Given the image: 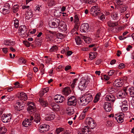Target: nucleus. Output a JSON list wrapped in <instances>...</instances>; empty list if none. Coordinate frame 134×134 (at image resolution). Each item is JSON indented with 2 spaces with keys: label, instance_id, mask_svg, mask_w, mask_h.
Returning <instances> with one entry per match:
<instances>
[{
  "label": "nucleus",
  "instance_id": "61",
  "mask_svg": "<svg viewBox=\"0 0 134 134\" xmlns=\"http://www.w3.org/2000/svg\"><path fill=\"white\" fill-rule=\"evenodd\" d=\"M28 79H31L32 77V74L31 73H29L27 75Z\"/></svg>",
  "mask_w": 134,
  "mask_h": 134
},
{
  "label": "nucleus",
  "instance_id": "58",
  "mask_svg": "<svg viewBox=\"0 0 134 134\" xmlns=\"http://www.w3.org/2000/svg\"><path fill=\"white\" fill-rule=\"evenodd\" d=\"M125 67V65L123 63H121L119 65V68L120 69H123Z\"/></svg>",
  "mask_w": 134,
  "mask_h": 134
},
{
  "label": "nucleus",
  "instance_id": "59",
  "mask_svg": "<svg viewBox=\"0 0 134 134\" xmlns=\"http://www.w3.org/2000/svg\"><path fill=\"white\" fill-rule=\"evenodd\" d=\"M19 83L18 82H16L14 83V85L15 86L14 87V88H16L17 87H19Z\"/></svg>",
  "mask_w": 134,
  "mask_h": 134
},
{
  "label": "nucleus",
  "instance_id": "21",
  "mask_svg": "<svg viewBox=\"0 0 134 134\" xmlns=\"http://www.w3.org/2000/svg\"><path fill=\"white\" fill-rule=\"evenodd\" d=\"M23 107L22 102L21 101L17 102L15 105L14 106V108L15 110L18 111H20L23 109L21 108Z\"/></svg>",
  "mask_w": 134,
  "mask_h": 134
},
{
  "label": "nucleus",
  "instance_id": "10",
  "mask_svg": "<svg viewBox=\"0 0 134 134\" xmlns=\"http://www.w3.org/2000/svg\"><path fill=\"white\" fill-rule=\"evenodd\" d=\"M86 122L87 125H89L90 127L93 129L95 127V123L94 120L91 118L88 117L86 119Z\"/></svg>",
  "mask_w": 134,
  "mask_h": 134
},
{
  "label": "nucleus",
  "instance_id": "2",
  "mask_svg": "<svg viewBox=\"0 0 134 134\" xmlns=\"http://www.w3.org/2000/svg\"><path fill=\"white\" fill-rule=\"evenodd\" d=\"M29 5H23L22 6V8L23 9H28L26 14V16L25 18L27 19H29L31 18L33 15L32 11L29 9Z\"/></svg>",
  "mask_w": 134,
  "mask_h": 134
},
{
  "label": "nucleus",
  "instance_id": "14",
  "mask_svg": "<svg viewBox=\"0 0 134 134\" xmlns=\"http://www.w3.org/2000/svg\"><path fill=\"white\" fill-rule=\"evenodd\" d=\"M80 31L82 32H86L89 31V26L87 23H84L80 26Z\"/></svg>",
  "mask_w": 134,
  "mask_h": 134
},
{
  "label": "nucleus",
  "instance_id": "46",
  "mask_svg": "<svg viewBox=\"0 0 134 134\" xmlns=\"http://www.w3.org/2000/svg\"><path fill=\"white\" fill-rule=\"evenodd\" d=\"M122 105H129V100L127 99H125L122 102Z\"/></svg>",
  "mask_w": 134,
  "mask_h": 134
},
{
  "label": "nucleus",
  "instance_id": "6",
  "mask_svg": "<svg viewBox=\"0 0 134 134\" xmlns=\"http://www.w3.org/2000/svg\"><path fill=\"white\" fill-rule=\"evenodd\" d=\"M100 12V9L97 6H93L90 10L91 14L94 16H97Z\"/></svg>",
  "mask_w": 134,
  "mask_h": 134
},
{
  "label": "nucleus",
  "instance_id": "47",
  "mask_svg": "<svg viewBox=\"0 0 134 134\" xmlns=\"http://www.w3.org/2000/svg\"><path fill=\"white\" fill-rule=\"evenodd\" d=\"M57 37L58 39H62L64 38V35L62 34L59 33L57 35Z\"/></svg>",
  "mask_w": 134,
  "mask_h": 134
},
{
  "label": "nucleus",
  "instance_id": "12",
  "mask_svg": "<svg viewBox=\"0 0 134 134\" xmlns=\"http://www.w3.org/2000/svg\"><path fill=\"white\" fill-rule=\"evenodd\" d=\"M59 25V27H58L59 31V32H64L66 30V25L64 21H61Z\"/></svg>",
  "mask_w": 134,
  "mask_h": 134
},
{
  "label": "nucleus",
  "instance_id": "37",
  "mask_svg": "<svg viewBox=\"0 0 134 134\" xmlns=\"http://www.w3.org/2000/svg\"><path fill=\"white\" fill-rule=\"evenodd\" d=\"M83 37L84 41L87 43H89L91 41V39L90 38L87 36H84Z\"/></svg>",
  "mask_w": 134,
  "mask_h": 134
},
{
  "label": "nucleus",
  "instance_id": "50",
  "mask_svg": "<svg viewBox=\"0 0 134 134\" xmlns=\"http://www.w3.org/2000/svg\"><path fill=\"white\" fill-rule=\"evenodd\" d=\"M126 10V8L124 6H122L120 7L119 11L121 13H122L125 11Z\"/></svg>",
  "mask_w": 134,
  "mask_h": 134
},
{
  "label": "nucleus",
  "instance_id": "1",
  "mask_svg": "<svg viewBox=\"0 0 134 134\" xmlns=\"http://www.w3.org/2000/svg\"><path fill=\"white\" fill-rule=\"evenodd\" d=\"M92 97L90 94H85L80 98L79 103L81 105H86L92 101Z\"/></svg>",
  "mask_w": 134,
  "mask_h": 134
},
{
  "label": "nucleus",
  "instance_id": "26",
  "mask_svg": "<svg viewBox=\"0 0 134 134\" xmlns=\"http://www.w3.org/2000/svg\"><path fill=\"white\" fill-rule=\"evenodd\" d=\"M5 7H6V8H3L2 13L3 14L5 15L9 13V9H10V7L9 4L8 3L6 4L5 5Z\"/></svg>",
  "mask_w": 134,
  "mask_h": 134
},
{
  "label": "nucleus",
  "instance_id": "48",
  "mask_svg": "<svg viewBox=\"0 0 134 134\" xmlns=\"http://www.w3.org/2000/svg\"><path fill=\"white\" fill-rule=\"evenodd\" d=\"M19 5L18 4L14 5L13 8V9L14 12H16L18 9Z\"/></svg>",
  "mask_w": 134,
  "mask_h": 134
},
{
  "label": "nucleus",
  "instance_id": "56",
  "mask_svg": "<svg viewBox=\"0 0 134 134\" xmlns=\"http://www.w3.org/2000/svg\"><path fill=\"white\" fill-rule=\"evenodd\" d=\"M115 72V70H111L108 72V74L109 76H111L113 75Z\"/></svg>",
  "mask_w": 134,
  "mask_h": 134
},
{
  "label": "nucleus",
  "instance_id": "30",
  "mask_svg": "<svg viewBox=\"0 0 134 134\" xmlns=\"http://www.w3.org/2000/svg\"><path fill=\"white\" fill-rule=\"evenodd\" d=\"M39 101L42 106L43 107H46L48 105L47 102L42 98H39Z\"/></svg>",
  "mask_w": 134,
  "mask_h": 134
},
{
  "label": "nucleus",
  "instance_id": "29",
  "mask_svg": "<svg viewBox=\"0 0 134 134\" xmlns=\"http://www.w3.org/2000/svg\"><path fill=\"white\" fill-rule=\"evenodd\" d=\"M66 112L68 115H71L74 113V111L73 108L70 107L67 108L66 110Z\"/></svg>",
  "mask_w": 134,
  "mask_h": 134
},
{
  "label": "nucleus",
  "instance_id": "27",
  "mask_svg": "<svg viewBox=\"0 0 134 134\" xmlns=\"http://www.w3.org/2000/svg\"><path fill=\"white\" fill-rule=\"evenodd\" d=\"M34 121L36 122V123H40L41 120V117L39 114H35V115H34Z\"/></svg>",
  "mask_w": 134,
  "mask_h": 134
},
{
  "label": "nucleus",
  "instance_id": "24",
  "mask_svg": "<svg viewBox=\"0 0 134 134\" xmlns=\"http://www.w3.org/2000/svg\"><path fill=\"white\" fill-rule=\"evenodd\" d=\"M105 99L107 101L114 102L115 100V98L113 95L110 94L106 96Z\"/></svg>",
  "mask_w": 134,
  "mask_h": 134
},
{
  "label": "nucleus",
  "instance_id": "4",
  "mask_svg": "<svg viewBox=\"0 0 134 134\" xmlns=\"http://www.w3.org/2000/svg\"><path fill=\"white\" fill-rule=\"evenodd\" d=\"M107 24L108 26L110 27H114L113 28L112 31L114 32H117L118 31V27L117 26L118 25V23L117 22H113L112 21L110 20L108 21L107 23Z\"/></svg>",
  "mask_w": 134,
  "mask_h": 134
},
{
  "label": "nucleus",
  "instance_id": "45",
  "mask_svg": "<svg viewBox=\"0 0 134 134\" xmlns=\"http://www.w3.org/2000/svg\"><path fill=\"white\" fill-rule=\"evenodd\" d=\"M100 94L99 93H97V94L94 100V102L96 103L99 100L100 97Z\"/></svg>",
  "mask_w": 134,
  "mask_h": 134
},
{
  "label": "nucleus",
  "instance_id": "7",
  "mask_svg": "<svg viewBox=\"0 0 134 134\" xmlns=\"http://www.w3.org/2000/svg\"><path fill=\"white\" fill-rule=\"evenodd\" d=\"M11 118V114H3L2 116L1 120L3 122H8L10 121Z\"/></svg>",
  "mask_w": 134,
  "mask_h": 134
},
{
  "label": "nucleus",
  "instance_id": "17",
  "mask_svg": "<svg viewBox=\"0 0 134 134\" xmlns=\"http://www.w3.org/2000/svg\"><path fill=\"white\" fill-rule=\"evenodd\" d=\"M50 107L54 111H58L60 110V107L57 104L51 103L50 104Z\"/></svg>",
  "mask_w": 134,
  "mask_h": 134
},
{
  "label": "nucleus",
  "instance_id": "31",
  "mask_svg": "<svg viewBox=\"0 0 134 134\" xmlns=\"http://www.w3.org/2000/svg\"><path fill=\"white\" fill-rule=\"evenodd\" d=\"M111 17L114 20H117L119 19L118 13L116 12H112L111 15Z\"/></svg>",
  "mask_w": 134,
  "mask_h": 134
},
{
  "label": "nucleus",
  "instance_id": "13",
  "mask_svg": "<svg viewBox=\"0 0 134 134\" xmlns=\"http://www.w3.org/2000/svg\"><path fill=\"white\" fill-rule=\"evenodd\" d=\"M27 29L24 25H21L19 28L18 33L19 35H23L26 34Z\"/></svg>",
  "mask_w": 134,
  "mask_h": 134
},
{
  "label": "nucleus",
  "instance_id": "36",
  "mask_svg": "<svg viewBox=\"0 0 134 134\" xmlns=\"http://www.w3.org/2000/svg\"><path fill=\"white\" fill-rule=\"evenodd\" d=\"M7 129L5 126H3L0 128V133L1 134H4L7 131Z\"/></svg>",
  "mask_w": 134,
  "mask_h": 134
},
{
  "label": "nucleus",
  "instance_id": "32",
  "mask_svg": "<svg viewBox=\"0 0 134 134\" xmlns=\"http://www.w3.org/2000/svg\"><path fill=\"white\" fill-rule=\"evenodd\" d=\"M74 22L75 24L77 25V26L79 25L80 23L79 21V16L77 14H76L74 16Z\"/></svg>",
  "mask_w": 134,
  "mask_h": 134
},
{
  "label": "nucleus",
  "instance_id": "16",
  "mask_svg": "<svg viewBox=\"0 0 134 134\" xmlns=\"http://www.w3.org/2000/svg\"><path fill=\"white\" fill-rule=\"evenodd\" d=\"M54 99L58 103H61L64 101L65 98L64 96L60 95H56L54 97Z\"/></svg>",
  "mask_w": 134,
  "mask_h": 134
},
{
  "label": "nucleus",
  "instance_id": "15",
  "mask_svg": "<svg viewBox=\"0 0 134 134\" xmlns=\"http://www.w3.org/2000/svg\"><path fill=\"white\" fill-rule=\"evenodd\" d=\"M87 81L86 79H83L81 80L79 84L78 87L81 90H83L86 88L87 85Z\"/></svg>",
  "mask_w": 134,
  "mask_h": 134
},
{
  "label": "nucleus",
  "instance_id": "64",
  "mask_svg": "<svg viewBox=\"0 0 134 134\" xmlns=\"http://www.w3.org/2000/svg\"><path fill=\"white\" fill-rule=\"evenodd\" d=\"M131 104L133 107L134 108V97L132 98V99L131 101Z\"/></svg>",
  "mask_w": 134,
  "mask_h": 134
},
{
  "label": "nucleus",
  "instance_id": "34",
  "mask_svg": "<svg viewBox=\"0 0 134 134\" xmlns=\"http://www.w3.org/2000/svg\"><path fill=\"white\" fill-rule=\"evenodd\" d=\"M46 37L45 40L47 41H52L53 38L52 36L50 35L49 34H46Z\"/></svg>",
  "mask_w": 134,
  "mask_h": 134
},
{
  "label": "nucleus",
  "instance_id": "42",
  "mask_svg": "<svg viewBox=\"0 0 134 134\" xmlns=\"http://www.w3.org/2000/svg\"><path fill=\"white\" fill-rule=\"evenodd\" d=\"M26 62L25 60L22 57L20 58L18 61V63L19 64H24Z\"/></svg>",
  "mask_w": 134,
  "mask_h": 134
},
{
  "label": "nucleus",
  "instance_id": "52",
  "mask_svg": "<svg viewBox=\"0 0 134 134\" xmlns=\"http://www.w3.org/2000/svg\"><path fill=\"white\" fill-rule=\"evenodd\" d=\"M124 0H115L117 5H121L123 4Z\"/></svg>",
  "mask_w": 134,
  "mask_h": 134
},
{
  "label": "nucleus",
  "instance_id": "28",
  "mask_svg": "<svg viewBox=\"0 0 134 134\" xmlns=\"http://www.w3.org/2000/svg\"><path fill=\"white\" fill-rule=\"evenodd\" d=\"M81 131L82 134H91V132L89 131L87 126H83L81 129Z\"/></svg>",
  "mask_w": 134,
  "mask_h": 134
},
{
  "label": "nucleus",
  "instance_id": "57",
  "mask_svg": "<svg viewBox=\"0 0 134 134\" xmlns=\"http://www.w3.org/2000/svg\"><path fill=\"white\" fill-rule=\"evenodd\" d=\"M128 108V107H121L122 111L123 112H125L127 110Z\"/></svg>",
  "mask_w": 134,
  "mask_h": 134
},
{
  "label": "nucleus",
  "instance_id": "23",
  "mask_svg": "<svg viewBox=\"0 0 134 134\" xmlns=\"http://www.w3.org/2000/svg\"><path fill=\"white\" fill-rule=\"evenodd\" d=\"M55 113L53 112L50 113L49 114L46 115L45 120H53L55 118Z\"/></svg>",
  "mask_w": 134,
  "mask_h": 134
},
{
  "label": "nucleus",
  "instance_id": "33",
  "mask_svg": "<svg viewBox=\"0 0 134 134\" xmlns=\"http://www.w3.org/2000/svg\"><path fill=\"white\" fill-rule=\"evenodd\" d=\"M27 110L30 114H32L35 111V106L33 105L32 106H28L27 108Z\"/></svg>",
  "mask_w": 134,
  "mask_h": 134
},
{
  "label": "nucleus",
  "instance_id": "5",
  "mask_svg": "<svg viewBox=\"0 0 134 134\" xmlns=\"http://www.w3.org/2000/svg\"><path fill=\"white\" fill-rule=\"evenodd\" d=\"M127 88L121 90L117 93V97L119 98L125 97L127 94Z\"/></svg>",
  "mask_w": 134,
  "mask_h": 134
},
{
  "label": "nucleus",
  "instance_id": "19",
  "mask_svg": "<svg viewBox=\"0 0 134 134\" xmlns=\"http://www.w3.org/2000/svg\"><path fill=\"white\" fill-rule=\"evenodd\" d=\"M103 108L106 111L109 112L112 109L111 104L110 103L105 102L103 105Z\"/></svg>",
  "mask_w": 134,
  "mask_h": 134
},
{
  "label": "nucleus",
  "instance_id": "62",
  "mask_svg": "<svg viewBox=\"0 0 134 134\" xmlns=\"http://www.w3.org/2000/svg\"><path fill=\"white\" fill-rule=\"evenodd\" d=\"M71 32L72 35L75 34L76 33L77 34H78V33L76 32L75 29H72L71 30Z\"/></svg>",
  "mask_w": 134,
  "mask_h": 134
},
{
  "label": "nucleus",
  "instance_id": "18",
  "mask_svg": "<svg viewBox=\"0 0 134 134\" xmlns=\"http://www.w3.org/2000/svg\"><path fill=\"white\" fill-rule=\"evenodd\" d=\"M124 115L121 114H116L114 117V118L119 123H121L123 122Z\"/></svg>",
  "mask_w": 134,
  "mask_h": 134
},
{
  "label": "nucleus",
  "instance_id": "54",
  "mask_svg": "<svg viewBox=\"0 0 134 134\" xmlns=\"http://www.w3.org/2000/svg\"><path fill=\"white\" fill-rule=\"evenodd\" d=\"M49 90V89L48 87H46L44 89H43V90H42L43 93V95L44 94V93H46L48 92Z\"/></svg>",
  "mask_w": 134,
  "mask_h": 134
},
{
  "label": "nucleus",
  "instance_id": "22",
  "mask_svg": "<svg viewBox=\"0 0 134 134\" xmlns=\"http://www.w3.org/2000/svg\"><path fill=\"white\" fill-rule=\"evenodd\" d=\"M18 97L20 99L24 100H26L27 98L26 94L23 92L19 93L18 94Z\"/></svg>",
  "mask_w": 134,
  "mask_h": 134
},
{
  "label": "nucleus",
  "instance_id": "55",
  "mask_svg": "<svg viewBox=\"0 0 134 134\" xmlns=\"http://www.w3.org/2000/svg\"><path fill=\"white\" fill-rule=\"evenodd\" d=\"M52 34V35H54L55 34V31H52L51 30H47L46 31V34H49V33Z\"/></svg>",
  "mask_w": 134,
  "mask_h": 134
},
{
  "label": "nucleus",
  "instance_id": "3",
  "mask_svg": "<svg viewBox=\"0 0 134 134\" xmlns=\"http://www.w3.org/2000/svg\"><path fill=\"white\" fill-rule=\"evenodd\" d=\"M60 21L58 19L55 18L52 21H50L49 23V25L51 27L55 28L57 27L60 25Z\"/></svg>",
  "mask_w": 134,
  "mask_h": 134
},
{
  "label": "nucleus",
  "instance_id": "11",
  "mask_svg": "<svg viewBox=\"0 0 134 134\" xmlns=\"http://www.w3.org/2000/svg\"><path fill=\"white\" fill-rule=\"evenodd\" d=\"M49 126L48 125L43 124L40 127L39 131L41 133L45 132L48 131L49 129Z\"/></svg>",
  "mask_w": 134,
  "mask_h": 134
},
{
  "label": "nucleus",
  "instance_id": "44",
  "mask_svg": "<svg viewBox=\"0 0 134 134\" xmlns=\"http://www.w3.org/2000/svg\"><path fill=\"white\" fill-rule=\"evenodd\" d=\"M55 4V1L54 0H50L48 2V5L51 7L53 5H54Z\"/></svg>",
  "mask_w": 134,
  "mask_h": 134
},
{
  "label": "nucleus",
  "instance_id": "41",
  "mask_svg": "<svg viewBox=\"0 0 134 134\" xmlns=\"http://www.w3.org/2000/svg\"><path fill=\"white\" fill-rule=\"evenodd\" d=\"M14 25L16 28H18L19 26V21L18 19L15 18L13 19Z\"/></svg>",
  "mask_w": 134,
  "mask_h": 134
},
{
  "label": "nucleus",
  "instance_id": "25",
  "mask_svg": "<svg viewBox=\"0 0 134 134\" xmlns=\"http://www.w3.org/2000/svg\"><path fill=\"white\" fill-rule=\"evenodd\" d=\"M70 88L68 87H66L63 90V94L65 96L68 95L70 93Z\"/></svg>",
  "mask_w": 134,
  "mask_h": 134
},
{
  "label": "nucleus",
  "instance_id": "20",
  "mask_svg": "<svg viewBox=\"0 0 134 134\" xmlns=\"http://www.w3.org/2000/svg\"><path fill=\"white\" fill-rule=\"evenodd\" d=\"M123 84L122 81L120 79L116 80L113 83V85L116 87H120L122 86Z\"/></svg>",
  "mask_w": 134,
  "mask_h": 134
},
{
  "label": "nucleus",
  "instance_id": "43",
  "mask_svg": "<svg viewBox=\"0 0 134 134\" xmlns=\"http://www.w3.org/2000/svg\"><path fill=\"white\" fill-rule=\"evenodd\" d=\"M97 16H98V17L102 20H103L105 19L104 15L103 14V13H99Z\"/></svg>",
  "mask_w": 134,
  "mask_h": 134
},
{
  "label": "nucleus",
  "instance_id": "9",
  "mask_svg": "<svg viewBox=\"0 0 134 134\" xmlns=\"http://www.w3.org/2000/svg\"><path fill=\"white\" fill-rule=\"evenodd\" d=\"M33 119V116H31L30 118L26 119L22 123L23 126L27 127L31 125L32 121Z\"/></svg>",
  "mask_w": 134,
  "mask_h": 134
},
{
  "label": "nucleus",
  "instance_id": "51",
  "mask_svg": "<svg viewBox=\"0 0 134 134\" xmlns=\"http://www.w3.org/2000/svg\"><path fill=\"white\" fill-rule=\"evenodd\" d=\"M95 53H91L89 54V58L91 60H92L96 58Z\"/></svg>",
  "mask_w": 134,
  "mask_h": 134
},
{
  "label": "nucleus",
  "instance_id": "63",
  "mask_svg": "<svg viewBox=\"0 0 134 134\" xmlns=\"http://www.w3.org/2000/svg\"><path fill=\"white\" fill-rule=\"evenodd\" d=\"M60 13L61 15H62L63 16H66L68 15L66 13L60 12Z\"/></svg>",
  "mask_w": 134,
  "mask_h": 134
},
{
  "label": "nucleus",
  "instance_id": "60",
  "mask_svg": "<svg viewBox=\"0 0 134 134\" xmlns=\"http://www.w3.org/2000/svg\"><path fill=\"white\" fill-rule=\"evenodd\" d=\"M60 11L62 12H65L66 10V8L65 6H63L60 7Z\"/></svg>",
  "mask_w": 134,
  "mask_h": 134
},
{
  "label": "nucleus",
  "instance_id": "38",
  "mask_svg": "<svg viewBox=\"0 0 134 134\" xmlns=\"http://www.w3.org/2000/svg\"><path fill=\"white\" fill-rule=\"evenodd\" d=\"M128 90L131 96V97L133 96L134 95V87H131L130 88L128 89Z\"/></svg>",
  "mask_w": 134,
  "mask_h": 134
},
{
  "label": "nucleus",
  "instance_id": "39",
  "mask_svg": "<svg viewBox=\"0 0 134 134\" xmlns=\"http://www.w3.org/2000/svg\"><path fill=\"white\" fill-rule=\"evenodd\" d=\"M75 40L77 44L79 45L82 43L80 37L79 36H76L75 38Z\"/></svg>",
  "mask_w": 134,
  "mask_h": 134
},
{
  "label": "nucleus",
  "instance_id": "8",
  "mask_svg": "<svg viewBox=\"0 0 134 134\" xmlns=\"http://www.w3.org/2000/svg\"><path fill=\"white\" fill-rule=\"evenodd\" d=\"M76 98L74 96H72L68 99L67 104L70 106H74L76 104Z\"/></svg>",
  "mask_w": 134,
  "mask_h": 134
},
{
  "label": "nucleus",
  "instance_id": "53",
  "mask_svg": "<svg viewBox=\"0 0 134 134\" xmlns=\"http://www.w3.org/2000/svg\"><path fill=\"white\" fill-rule=\"evenodd\" d=\"M86 116V114L84 113H82L79 117L80 120H82L85 118Z\"/></svg>",
  "mask_w": 134,
  "mask_h": 134
},
{
  "label": "nucleus",
  "instance_id": "49",
  "mask_svg": "<svg viewBox=\"0 0 134 134\" xmlns=\"http://www.w3.org/2000/svg\"><path fill=\"white\" fill-rule=\"evenodd\" d=\"M64 130V128L60 127L56 129V132L57 134H59L63 131Z\"/></svg>",
  "mask_w": 134,
  "mask_h": 134
},
{
  "label": "nucleus",
  "instance_id": "40",
  "mask_svg": "<svg viewBox=\"0 0 134 134\" xmlns=\"http://www.w3.org/2000/svg\"><path fill=\"white\" fill-rule=\"evenodd\" d=\"M58 47L55 46L52 47L50 49L49 51L50 52H55L58 51Z\"/></svg>",
  "mask_w": 134,
  "mask_h": 134
},
{
  "label": "nucleus",
  "instance_id": "35",
  "mask_svg": "<svg viewBox=\"0 0 134 134\" xmlns=\"http://www.w3.org/2000/svg\"><path fill=\"white\" fill-rule=\"evenodd\" d=\"M4 44L6 45H10L14 44V42L11 40H5Z\"/></svg>",
  "mask_w": 134,
  "mask_h": 134
}]
</instances>
